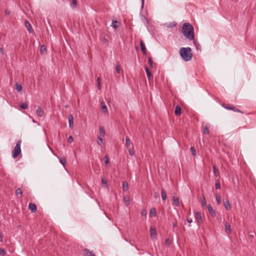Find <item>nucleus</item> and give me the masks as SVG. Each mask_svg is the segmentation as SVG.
Returning <instances> with one entry per match:
<instances>
[{
  "label": "nucleus",
  "mask_w": 256,
  "mask_h": 256,
  "mask_svg": "<svg viewBox=\"0 0 256 256\" xmlns=\"http://www.w3.org/2000/svg\"><path fill=\"white\" fill-rule=\"evenodd\" d=\"M40 51L42 54L46 52V48L44 46H40Z\"/></svg>",
  "instance_id": "39"
},
{
  "label": "nucleus",
  "mask_w": 256,
  "mask_h": 256,
  "mask_svg": "<svg viewBox=\"0 0 256 256\" xmlns=\"http://www.w3.org/2000/svg\"><path fill=\"white\" fill-rule=\"evenodd\" d=\"M24 25H25L26 28H27L28 32H32V27H31L30 23L28 20H26L25 21Z\"/></svg>",
  "instance_id": "16"
},
{
  "label": "nucleus",
  "mask_w": 256,
  "mask_h": 256,
  "mask_svg": "<svg viewBox=\"0 0 256 256\" xmlns=\"http://www.w3.org/2000/svg\"><path fill=\"white\" fill-rule=\"evenodd\" d=\"M224 108L228 110H231L235 112H240L242 114H244L243 112L240 110V109L236 108L234 106L229 104H223L222 105Z\"/></svg>",
  "instance_id": "4"
},
{
  "label": "nucleus",
  "mask_w": 256,
  "mask_h": 256,
  "mask_svg": "<svg viewBox=\"0 0 256 256\" xmlns=\"http://www.w3.org/2000/svg\"><path fill=\"white\" fill-rule=\"evenodd\" d=\"M173 227L176 228L177 226V222H176L172 224Z\"/></svg>",
  "instance_id": "54"
},
{
  "label": "nucleus",
  "mask_w": 256,
  "mask_h": 256,
  "mask_svg": "<svg viewBox=\"0 0 256 256\" xmlns=\"http://www.w3.org/2000/svg\"><path fill=\"white\" fill-rule=\"evenodd\" d=\"M195 218L197 219L198 222L201 224L202 222V218L201 216V213L200 212H194Z\"/></svg>",
  "instance_id": "5"
},
{
  "label": "nucleus",
  "mask_w": 256,
  "mask_h": 256,
  "mask_svg": "<svg viewBox=\"0 0 256 256\" xmlns=\"http://www.w3.org/2000/svg\"><path fill=\"white\" fill-rule=\"evenodd\" d=\"M162 198L163 200H165L166 199V191L162 188L161 192Z\"/></svg>",
  "instance_id": "25"
},
{
  "label": "nucleus",
  "mask_w": 256,
  "mask_h": 256,
  "mask_svg": "<svg viewBox=\"0 0 256 256\" xmlns=\"http://www.w3.org/2000/svg\"><path fill=\"white\" fill-rule=\"evenodd\" d=\"M140 47L144 55L146 54V48L144 41L142 40H140Z\"/></svg>",
  "instance_id": "7"
},
{
  "label": "nucleus",
  "mask_w": 256,
  "mask_h": 256,
  "mask_svg": "<svg viewBox=\"0 0 256 256\" xmlns=\"http://www.w3.org/2000/svg\"><path fill=\"white\" fill-rule=\"evenodd\" d=\"M150 235L152 239H155L156 238V232L155 228L151 227L150 229Z\"/></svg>",
  "instance_id": "6"
},
{
  "label": "nucleus",
  "mask_w": 256,
  "mask_h": 256,
  "mask_svg": "<svg viewBox=\"0 0 256 256\" xmlns=\"http://www.w3.org/2000/svg\"><path fill=\"white\" fill-rule=\"evenodd\" d=\"M213 170H214V174L215 176H219V172L218 171V168H216V165H213Z\"/></svg>",
  "instance_id": "22"
},
{
  "label": "nucleus",
  "mask_w": 256,
  "mask_h": 256,
  "mask_svg": "<svg viewBox=\"0 0 256 256\" xmlns=\"http://www.w3.org/2000/svg\"><path fill=\"white\" fill-rule=\"evenodd\" d=\"M147 214V212L146 210H142L141 212V215L142 216H146Z\"/></svg>",
  "instance_id": "45"
},
{
  "label": "nucleus",
  "mask_w": 256,
  "mask_h": 256,
  "mask_svg": "<svg viewBox=\"0 0 256 256\" xmlns=\"http://www.w3.org/2000/svg\"><path fill=\"white\" fill-rule=\"evenodd\" d=\"M128 189V183L124 181L122 183V190L124 192H126Z\"/></svg>",
  "instance_id": "21"
},
{
  "label": "nucleus",
  "mask_w": 256,
  "mask_h": 256,
  "mask_svg": "<svg viewBox=\"0 0 256 256\" xmlns=\"http://www.w3.org/2000/svg\"><path fill=\"white\" fill-rule=\"evenodd\" d=\"M145 70L146 72L147 77L148 79H150V78L152 77V74L150 70L148 67H146L145 68Z\"/></svg>",
  "instance_id": "26"
},
{
  "label": "nucleus",
  "mask_w": 256,
  "mask_h": 256,
  "mask_svg": "<svg viewBox=\"0 0 256 256\" xmlns=\"http://www.w3.org/2000/svg\"><path fill=\"white\" fill-rule=\"evenodd\" d=\"M224 204L226 210H230L231 209L232 206L230 203L229 200L228 198H226V200L224 202Z\"/></svg>",
  "instance_id": "12"
},
{
  "label": "nucleus",
  "mask_w": 256,
  "mask_h": 256,
  "mask_svg": "<svg viewBox=\"0 0 256 256\" xmlns=\"http://www.w3.org/2000/svg\"><path fill=\"white\" fill-rule=\"evenodd\" d=\"M216 200L218 204H221V198L219 195L216 194Z\"/></svg>",
  "instance_id": "36"
},
{
  "label": "nucleus",
  "mask_w": 256,
  "mask_h": 256,
  "mask_svg": "<svg viewBox=\"0 0 256 256\" xmlns=\"http://www.w3.org/2000/svg\"><path fill=\"white\" fill-rule=\"evenodd\" d=\"M130 144H131V141H130V138L126 136V148H129L130 145Z\"/></svg>",
  "instance_id": "27"
},
{
  "label": "nucleus",
  "mask_w": 256,
  "mask_h": 256,
  "mask_svg": "<svg viewBox=\"0 0 256 256\" xmlns=\"http://www.w3.org/2000/svg\"><path fill=\"white\" fill-rule=\"evenodd\" d=\"M100 137H104L105 135V130L104 127L102 126L100 127Z\"/></svg>",
  "instance_id": "24"
},
{
  "label": "nucleus",
  "mask_w": 256,
  "mask_h": 256,
  "mask_svg": "<svg viewBox=\"0 0 256 256\" xmlns=\"http://www.w3.org/2000/svg\"><path fill=\"white\" fill-rule=\"evenodd\" d=\"M22 141L18 140L16 143V145L12 152V156L14 158H16L21 154L20 145Z\"/></svg>",
  "instance_id": "3"
},
{
  "label": "nucleus",
  "mask_w": 256,
  "mask_h": 256,
  "mask_svg": "<svg viewBox=\"0 0 256 256\" xmlns=\"http://www.w3.org/2000/svg\"><path fill=\"white\" fill-rule=\"evenodd\" d=\"M98 145L101 146L102 144L103 143V140L102 138V137L99 136H98Z\"/></svg>",
  "instance_id": "40"
},
{
  "label": "nucleus",
  "mask_w": 256,
  "mask_h": 256,
  "mask_svg": "<svg viewBox=\"0 0 256 256\" xmlns=\"http://www.w3.org/2000/svg\"><path fill=\"white\" fill-rule=\"evenodd\" d=\"M193 26L188 23H184L182 26V32L183 35L190 40H194V32Z\"/></svg>",
  "instance_id": "1"
},
{
  "label": "nucleus",
  "mask_w": 256,
  "mask_h": 256,
  "mask_svg": "<svg viewBox=\"0 0 256 256\" xmlns=\"http://www.w3.org/2000/svg\"><path fill=\"white\" fill-rule=\"evenodd\" d=\"M83 252L84 256H88V254H92V252L87 248H84Z\"/></svg>",
  "instance_id": "23"
},
{
  "label": "nucleus",
  "mask_w": 256,
  "mask_h": 256,
  "mask_svg": "<svg viewBox=\"0 0 256 256\" xmlns=\"http://www.w3.org/2000/svg\"><path fill=\"white\" fill-rule=\"evenodd\" d=\"M0 50H1V52H2V48L0 49Z\"/></svg>",
  "instance_id": "57"
},
{
  "label": "nucleus",
  "mask_w": 256,
  "mask_h": 256,
  "mask_svg": "<svg viewBox=\"0 0 256 256\" xmlns=\"http://www.w3.org/2000/svg\"><path fill=\"white\" fill-rule=\"evenodd\" d=\"M128 152L130 156H132L134 154V148H130L128 150Z\"/></svg>",
  "instance_id": "42"
},
{
  "label": "nucleus",
  "mask_w": 256,
  "mask_h": 256,
  "mask_svg": "<svg viewBox=\"0 0 256 256\" xmlns=\"http://www.w3.org/2000/svg\"><path fill=\"white\" fill-rule=\"evenodd\" d=\"M104 158H105V164H108L110 162L108 156L106 155L105 156Z\"/></svg>",
  "instance_id": "47"
},
{
  "label": "nucleus",
  "mask_w": 256,
  "mask_h": 256,
  "mask_svg": "<svg viewBox=\"0 0 256 256\" xmlns=\"http://www.w3.org/2000/svg\"><path fill=\"white\" fill-rule=\"evenodd\" d=\"M187 222L188 223H192V218H187Z\"/></svg>",
  "instance_id": "52"
},
{
  "label": "nucleus",
  "mask_w": 256,
  "mask_h": 256,
  "mask_svg": "<svg viewBox=\"0 0 256 256\" xmlns=\"http://www.w3.org/2000/svg\"><path fill=\"white\" fill-rule=\"evenodd\" d=\"M68 141L69 143H72L74 142V138L72 136H70L68 139Z\"/></svg>",
  "instance_id": "44"
},
{
  "label": "nucleus",
  "mask_w": 256,
  "mask_h": 256,
  "mask_svg": "<svg viewBox=\"0 0 256 256\" xmlns=\"http://www.w3.org/2000/svg\"><path fill=\"white\" fill-rule=\"evenodd\" d=\"M0 52H1V50H0Z\"/></svg>",
  "instance_id": "60"
},
{
  "label": "nucleus",
  "mask_w": 256,
  "mask_h": 256,
  "mask_svg": "<svg viewBox=\"0 0 256 256\" xmlns=\"http://www.w3.org/2000/svg\"><path fill=\"white\" fill-rule=\"evenodd\" d=\"M116 72L118 74H120V64H119L118 62L116 63Z\"/></svg>",
  "instance_id": "31"
},
{
  "label": "nucleus",
  "mask_w": 256,
  "mask_h": 256,
  "mask_svg": "<svg viewBox=\"0 0 256 256\" xmlns=\"http://www.w3.org/2000/svg\"><path fill=\"white\" fill-rule=\"evenodd\" d=\"M190 150L192 155H194V156L196 155V150H195L194 147L191 146L190 148Z\"/></svg>",
  "instance_id": "43"
},
{
  "label": "nucleus",
  "mask_w": 256,
  "mask_h": 256,
  "mask_svg": "<svg viewBox=\"0 0 256 256\" xmlns=\"http://www.w3.org/2000/svg\"><path fill=\"white\" fill-rule=\"evenodd\" d=\"M36 112V115L39 117H42L44 115V111L40 106H38Z\"/></svg>",
  "instance_id": "14"
},
{
  "label": "nucleus",
  "mask_w": 256,
  "mask_h": 256,
  "mask_svg": "<svg viewBox=\"0 0 256 256\" xmlns=\"http://www.w3.org/2000/svg\"><path fill=\"white\" fill-rule=\"evenodd\" d=\"M148 62L150 67H152L153 60L152 56H149L148 58Z\"/></svg>",
  "instance_id": "34"
},
{
  "label": "nucleus",
  "mask_w": 256,
  "mask_h": 256,
  "mask_svg": "<svg viewBox=\"0 0 256 256\" xmlns=\"http://www.w3.org/2000/svg\"><path fill=\"white\" fill-rule=\"evenodd\" d=\"M5 255V250L4 248H1V256Z\"/></svg>",
  "instance_id": "49"
},
{
  "label": "nucleus",
  "mask_w": 256,
  "mask_h": 256,
  "mask_svg": "<svg viewBox=\"0 0 256 256\" xmlns=\"http://www.w3.org/2000/svg\"><path fill=\"white\" fill-rule=\"evenodd\" d=\"M10 14V11L8 10H5V14L7 16L9 15Z\"/></svg>",
  "instance_id": "48"
},
{
  "label": "nucleus",
  "mask_w": 256,
  "mask_h": 256,
  "mask_svg": "<svg viewBox=\"0 0 256 256\" xmlns=\"http://www.w3.org/2000/svg\"><path fill=\"white\" fill-rule=\"evenodd\" d=\"M165 242L166 244L168 245H170V240L168 238H167L166 240V241H165Z\"/></svg>",
  "instance_id": "50"
},
{
  "label": "nucleus",
  "mask_w": 256,
  "mask_h": 256,
  "mask_svg": "<svg viewBox=\"0 0 256 256\" xmlns=\"http://www.w3.org/2000/svg\"><path fill=\"white\" fill-rule=\"evenodd\" d=\"M150 216L151 217H155L156 216V212L154 208H152L150 209Z\"/></svg>",
  "instance_id": "15"
},
{
  "label": "nucleus",
  "mask_w": 256,
  "mask_h": 256,
  "mask_svg": "<svg viewBox=\"0 0 256 256\" xmlns=\"http://www.w3.org/2000/svg\"><path fill=\"white\" fill-rule=\"evenodd\" d=\"M225 232L226 234H230L232 232L231 226L228 222H226L224 224Z\"/></svg>",
  "instance_id": "10"
},
{
  "label": "nucleus",
  "mask_w": 256,
  "mask_h": 256,
  "mask_svg": "<svg viewBox=\"0 0 256 256\" xmlns=\"http://www.w3.org/2000/svg\"><path fill=\"white\" fill-rule=\"evenodd\" d=\"M159 196V194L158 192H154V196L155 198H157Z\"/></svg>",
  "instance_id": "53"
},
{
  "label": "nucleus",
  "mask_w": 256,
  "mask_h": 256,
  "mask_svg": "<svg viewBox=\"0 0 256 256\" xmlns=\"http://www.w3.org/2000/svg\"><path fill=\"white\" fill-rule=\"evenodd\" d=\"M206 204V198L204 194H202V206L204 207Z\"/></svg>",
  "instance_id": "33"
},
{
  "label": "nucleus",
  "mask_w": 256,
  "mask_h": 256,
  "mask_svg": "<svg viewBox=\"0 0 256 256\" xmlns=\"http://www.w3.org/2000/svg\"><path fill=\"white\" fill-rule=\"evenodd\" d=\"M77 0H72V3L70 4V6L72 8H76Z\"/></svg>",
  "instance_id": "30"
},
{
  "label": "nucleus",
  "mask_w": 256,
  "mask_h": 256,
  "mask_svg": "<svg viewBox=\"0 0 256 256\" xmlns=\"http://www.w3.org/2000/svg\"><path fill=\"white\" fill-rule=\"evenodd\" d=\"M180 55L184 61L188 62L190 60L192 57V48L190 47L180 48Z\"/></svg>",
  "instance_id": "2"
},
{
  "label": "nucleus",
  "mask_w": 256,
  "mask_h": 256,
  "mask_svg": "<svg viewBox=\"0 0 256 256\" xmlns=\"http://www.w3.org/2000/svg\"><path fill=\"white\" fill-rule=\"evenodd\" d=\"M142 0V8H143L144 0Z\"/></svg>",
  "instance_id": "55"
},
{
  "label": "nucleus",
  "mask_w": 256,
  "mask_h": 256,
  "mask_svg": "<svg viewBox=\"0 0 256 256\" xmlns=\"http://www.w3.org/2000/svg\"><path fill=\"white\" fill-rule=\"evenodd\" d=\"M0 238H1V242H2V236L0 237Z\"/></svg>",
  "instance_id": "58"
},
{
  "label": "nucleus",
  "mask_w": 256,
  "mask_h": 256,
  "mask_svg": "<svg viewBox=\"0 0 256 256\" xmlns=\"http://www.w3.org/2000/svg\"><path fill=\"white\" fill-rule=\"evenodd\" d=\"M216 190H220V182H219L218 180H217L216 182Z\"/></svg>",
  "instance_id": "35"
},
{
  "label": "nucleus",
  "mask_w": 256,
  "mask_h": 256,
  "mask_svg": "<svg viewBox=\"0 0 256 256\" xmlns=\"http://www.w3.org/2000/svg\"><path fill=\"white\" fill-rule=\"evenodd\" d=\"M0 52H1V50H0Z\"/></svg>",
  "instance_id": "59"
},
{
  "label": "nucleus",
  "mask_w": 256,
  "mask_h": 256,
  "mask_svg": "<svg viewBox=\"0 0 256 256\" xmlns=\"http://www.w3.org/2000/svg\"><path fill=\"white\" fill-rule=\"evenodd\" d=\"M176 23H174V24H172V26H176Z\"/></svg>",
  "instance_id": "56"
},
{
  "label": "nucleus",
  "mask_w": 256,
  "mask_h": 256,
  "mask_svg": "<svg viewBox=\"0 0 256 256\" xmlns=\"http://www.w3.org/2000/svg\"><path fill=\"white\" fill-rule=\"evenodd\" d=\"M20 107L21 108H22L23 110H26L28 108V104L26 103H22L20 105Z\"/></svg>",
  "instance_id": "37"
},
{
  "label": "nucleus",
  "mask_w": 256,
  "mask_h": 256,
  "mask_svg": "<svg viewBox=\"0 0 256 256\" xmlns=\"http://www.w3.org/2000/svg\"><path fill=\"white\" fill-rule=\"evenodd\" d=\"M208 209L209 213L212 217L216 216V212L210 204L208 206Z\"/></svg>",
  "instance_id": "9"
},
{
  "label": "nucleus",
  "mask_w": 256,
  "mask_h": 256,
  "mask_svg": "<svg viewBox=\"0 0 256 256\" xmlns=\"http://www.w3.org/2000/svg\"><path fill=\"white\" fill-rule=\"evenodd\" d=\"M102 184H105L106 186H107L108 180L104 178H102Z\"/></svg>",
  "instance_id": "41"
},
{
  "label": "nucleus",
  "mask_w": 256,
  "mask_h": 256,
  "mask_svg": "<svg viewBox=\"0 0 256 256\" xmlns=\"http://www.w3.org/2000/svg\"><path fill=\"white\" fill-rule=\"evenodd\" d=\"M1 176H6V174L5 172H4L1 170Z\"/></svg>",
  "instance_id": "51"
},
{
  "label": "nucleus",
  "mask_w": 256,
  "mask_h": 256,
  "mask_svg": "<svg viewBox=\"0 0 256 256\" xmlns=\"http://www.w3.org/2000/svg\"><path fill=\"white\" fill-rule=\"evenodd\" d=\"M16 194L17 195L20 194V196H22V190H21V188H17L16 190Z\"/></svg>",
  "instance_id": "38"
},
{
  "label": "nucleus",
  "mask_w": 256,
  "mask_h": 256,
  "mask_svg": "<svg viewBox=\"0 0 256 256\" xmlns=\"http://www.w3.org/2000/svg\"><path fill=\"white\" fill-rule=\"evenodd\" d=\"M101 106H102V110L103 112L106 113L108 112V109H107V107L106 106L104 102H101Z\"/></svg>",
  "instance_id": "20"
},
{
  "label": "nucleus",
  "mask_w": 256,
  "mask_h": 256,
  "mask_svg": "<svg viewBox=\"0 0 256 256\" xmlns=\"http://www.w3.org/2000/svg\"><path fill=\"white\" fill-rule=\"evenodd\" d=\"M174 114L176 116H180L182 114V109L180 106L177 105L175 108Z\"/></svg>",
  "instance_id": "11"
},
{
  "label": "nucleus",
  "mask_w": 256,
  "mask_h": 256,
  "mask_svg": "<svg viewBox=\"0 0 256 256\" xmlns=\"http://www.w3.org/2000/svg\"><path fill=\"white\" fill-rule=\"evenodd\" d=\"M97 82H98V88L100 90V89L101 87H100V80L99 77H98L97 78Z\"/></svg>",
  "instance_id": "46"
},
{
  "label": "nucleus",
  "mask_w": 256,
  "mask_h": 256,
  "mask_svg": "<svg viewBox=\"0 0 256 256\" xmlns=\"http://www.w3.org/2000/svg\"><path fill=\"white\" fill-rule=\"evenodd\" d=\"M28 209L31 210L32 212H35L36 210V206L34 203H30Z\"/></svg>",
  "instance_id": "13"
},
{
  "label": "nucleus",
  "mask_w": 256,
  "mask_h": 256,
  "mask_svg": "<svg viewBox=\"0 0 256 256\" xmlns=\"http://www.w3.org/2000/svg\"><path fill=\"white\" fill-rule=\"evenodd\" d=\"M68 120L70 128H72L74 127V118L72 114L68 115Z\"/></svg>",
  "instance_id": "8"
},
{
  "label": "nucleus",
  "mask_w": 256,
  "mask_h": 256,
  "mask_svg": "<svg viewBox=\"0 0 256 256\" xmlns=\"http://www.w3.org/2000/svg\"><path fill=\"white\" fill-rule=\"evenodd\" d=\"M124 201L125 202V203L127 206L130 204V200L128 196H124Z\"/></svg>",
  "instance_id": "32"
},
{
  "label": "nucleus",
  "mask_w": 256,
  "mask_h": 256,
  "mask_svg": "<svg viewBox=\"0 0 256 256\" xmlns=\"http://www.w3.org/2000/svg\"><path fill=\"white\" fill-rule=\"evenodd\" d=\"M120 24V22L116 20H112V26L116 30L118 27V25Z\"/></svg>",
  "instance_id": "17"
},
{
  "label": "nucleus",
  "mask_w": 256,
  "mask_h": 256,
  "mask_svg": "<svg viewBox=\"0 0 256 256\" xmlns=\"http://www.w3.org/2000/svg\"><path fill=\"white\" fill-rule=\"evenodd\" d=\"M172 200L174 202V204L176 206H180V201H179L178 198L176 196H173Z\"/></svg>",
  "instance_id": "18"
},
{
  "label": "nucleus",
  "mask_w": 256,
  "mask_h": 256,
  "mask_svg": "<svg viewBox=\"0 0 256 256\" xmlns=\"http://www.w3.org/2000/svg\"><path fill=\"white\" fill-rule=\"evenodd\" d=\"M22 86L20 82H17L16 84V88L18 92H20L22 90Z\"/></svg>",
  "instance_id": "19"
},
{
  "label": "nucleus",
  "mask_w": 256,
  "mask_h": 256,
  "mask_svg": "<svg viewBox=\"0 0 256 256\" xmlns=\"http://www.w3.org/2000/svg\"><path fill=\"white\" fill-rule=\"evenodd\" d=\"M60 164H62L64 166H65L66 164V159L65 158H64V157L60 158Z\"/></svg>",
  "instance_id": "28"
},
{
  "label": "nucleus",
  "mask_w": 256,
  "mask_h": 256,
  "mask_svg": "<svg viewBox=\"0 0 256 256\" xmlns=\"http://www.w3.org/2000/svg\"><path fill=\"white\" fill-rule=\"evenodd\" d=\"M203 133L204 134H209L208 128L206 126H203Z\"/></svg>",
  "instance_id": "29"
}]
</instances>
